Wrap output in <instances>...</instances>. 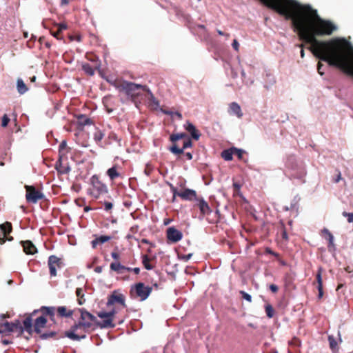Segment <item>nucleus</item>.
<instances>
[{
	"mask_svg": "<svg viewBox=\"0 0 353 353\" xmlns=\"http://www.w3.org/2000/svg\"><path fill=\"white\" fill-rule=\"evenodd\" d=\"M275 12L292 21L299 39L311 45L308 49L314 57L353 77L351 43L344 38L327 41L316 39L317 36L331 35L336 30L332 22L322 19L310 5H303L295 0H283Z\"/></svg>",
	"mask_w": 353,
	"mask_h": 353,
	"instance_id": "obj_1",
	"label": "nucleus"
},
{
	"mask_svg": "<svg viewBox=\"0 0 353 353\" xmlns=\"http://www.w3.org/2000/svg\"><path fill=\"white\" fill-rule=\"evenodd\" d=\"M170 141L172 145L170 147L169 150L176 155L182 154L185 149L192 145L191 139L184 132L171 134Z\"/></svg>",
	"mask_w": 353,
	"mask_h": 353,
	"instance_id": "obj_2",
	"label": "nucleus"
},
{
	"mask_svg": "<svg viewBox=\"0 0 353 353\" xmlns=\"http://www.w3.org/2000/svg\"><path fill=\"white\" fill-rule=\"evenodd\" d=\"M112 85L118 88L119 90L124 91L128 95L132 97H138L141 94V92L145 90V86L136 84L132 82H128L125 81H115L114 83L112 82Z\"/></svg>",
	"mask_w": 353,
	"mask_h": 353,
	"instance_id": "obj_3",
	"label": "nucleus"
},
{
	"mask_svg": "<svg viewBox=\"0 0 353 353\" xmlns=\"http://www.w3.org/2000/svg\"><path fill=\"white\" fill-rule=\"evenodd\" d=\"M90 330V327L83 326V324L78 322L65 332V336L72 341H81L86 338V334Z\"/></svg>",
	"mask_w": 353,
	"mask_h": 353,
	"instance_id": "obj_4",
	"label": "nucleus"
},
{
	"mask_svg": "<svg viewBox=\"0 0 353 353\" xmlns=\"http://www.w3.org/2000/svg\"><path fill=\"white\" fill-rule=\"evenodd\" d=\"M285 166L290 170L295 172L293 176L296 178H301L306 174L305 167L301 163H298L294 154H290L287 157Z\"/></svg>",
	"mask_w": 353,
	"mask_h": 353,
	"instance_id": "obj_5",
	"label": "nucleus"
},
{
	"mask_svg": "<svg viewBox=\"0 0 353 353\" xmlns=\"http://www.w3.org/2000/svg\"><path fill=\"white\" fill-rule=\"evenodd\" d=\"M152 290L151 287L146 286L143 283H138L132 288L130 293L132 296L139 297L141 301H144L149 296Z\"/></svg>",
	"mask_w": 353,
	"mask_h": 353,
	"instance_id": "obj_6",
	"label": "nucleus"
},
{
	"mask_svg": "<svg viewBox=\"0 0 353 353\" xmlns=\"http://www.w3.org/2000/svg\"><path fill=\"white\" fill-rule=\"evenodd\" d=\"M92 188L90 190V194L95 198L108 193V188L96 176L92 178Z\"/></svg>",
	"mask_w": 353,
	"mask_h": 353,
	"instance_id": "obj_7",
	"label": "nucleus"
},
{
	"mask_svg": "<svg viewBox=\"0 0 353 353\" xmlns=\"http://www.w3.org/2000/svg\"><path fill=\"white\" fill-rule=\"evenodd\" d=\"M78 310L81 313L80 320L79 323L83 324V326L92 329V325L97 326V317L88 312L83 308H79Z\"/></svg>",
	"mask_w": 353,
	"mask_h": 353,
	"instance_id": "obj_8",
	"label": "nucleus"
},
{
	"mask_svg": "<svg viewBox=\"0 0 353 353\" xmlns=\"http://www.w3.org/2000/svg\"><path fill=\"white\" fill-rule=\"evenodd\" d=\"M26 198L29 203H36L44 197V194L33 186L26 185Z\"/></svg>",
	"mask_w": 353,
	"mask_h": 353,
	"instance_id": "obj_9",
	"label": "nucleus"
},
{
	"mask_svg": "<svg viewBox=\"0 0 353 353\" xmlns=\"http://www.w3.org/2000/svg\"><path fill=\"white\" fill-rule=\"evenodd\" d=\"M81 68L89 76H93L95 70H98L101 77H103L102 71L100 70V63L97 59L91 60L90 63H82Z\"/></svg>",
	"mask_w": 353,
	"mask_h": 353,
	"instance_id": "obj_10",
	"label": "nucleus"
},
{
	"mask_svg": "<svg viewBox=\"0 0 353 353\" xmlns=\"http://www.w3.org/2000/svg\"><path fill=\"white\" fill-rule=\"evenodd\" d=\"M112 257L114 261L112 262V270L118 274H125L130 272V268L125 267L122 265L119 261V254L118 253L112 252Z\"/></svg>",
	"mask_w": 353,
	"mask_h": 353,
	"instance_id": "obj_11",
	"label": "nucleus"
},
{
	"mask_svg": "<svg viewBox=\"0 0 353 353\" xmlns=\"http://www.w3.org/2000/svg\"><path fill=\"white\" fill-rule=\"evenodd\" d=\"M196 203L194 207H196L200 210L199 219H202L205 216L210 214L212 212V210L209 206L208 203L202 197H197L195 200Z\"/></svg>",
	"mask_w": 353,
	"mask_h": 353,
	"instance_id": "obj_12",
	"label": "nucleus"
},
{
	"mask_svg": "<svg viewBox=\"0 0 353 353\" xmlns=\"http://www.w3.org/2000/svg\"><path fill=\"white\" fill-rule=\"evenodd\" d=\"M115 305H117L118 310H123L126 307L124 294L117 290L112 292V307Z\"/></svg>",
	"mask_w": 353,
	"mask_h": 353,
	"instance_id": "obj_13",
	"label": "nucleus"
},
{
	"mask_svg": "<svg viewBox=\"0 0 353 353\" xmlns=\"http://www.w3.org/2000/svg\"><path fill=\"white\" fill-rule=\"evenodd\" d=\"M167 239L171 243H176L183 238V234L181 231L174 227H170L166 231Z\"/></svg>",
	"mask_w": 353,
	"mask_h": 353,
	"instance_id": "obj_14",
	"label": "nucleus"
},
{
	"mask_svg": "<svg viewBox=\"0 0 353 353\" xmlns=\"http://www.w3.org/2000/svg\"><path fill=\"white\" fill-rule=\"evenodd\" d=\"M61 259L55 255H51L48 258V267L51 276L57 275V268L61 267Z\"/></svg>",
	"mask_w": 353,
	"mask_h": 353,
	"instance_id": "obj_15",
	"label": "nucleus"
},
{
	"mask_svg": "<svg viewBox=\"0 0 353 353\" xmlns=\"http://www.w3.org/2000/svg\"><path fill=\"white\" fill-rule=\"evenodd\" d=\"M98 316L102 319L99 321L97 319V326L101 328L108 327L110 326V312H100Z\"/></svg>",
	"mask_w": 353,
	"mask_h": 353,
	"instance_id": "obj_16",
	"label": "nucleus"
},
{
	"mask_svg": "<svg viewBox=\"0 0 353 353\" xmlns=\"http://www.w3.org/2000/svg\"><path fill=\"white\" fill-rule=\"evenodd\" d=\"M12 224L6 221L3 224H0V244L2 245L6 242V236L12 232Z\"/></svg>",
	"mask_w": 353,
	"mask_h": 353,
	"instance_id": "obj_17",
	"label": "nucleus"
},
{
	"mask_svg": "<svg viewBox=\"0 0 353 353\" xmlns=\"http://www.w3.org/2000/svg\"><path fill=\"white\" fill-rule=\"evenodd\" d=\"M178 196L181 197L183 200L186 201H195L198 197L195 190L188 188L185 189L183 191L179 192Z\"/></svg>",
	"mask_w": 353,
	"mask_h": 353,
	"instance_id": "obj_18",
	"label": "nucleus"
},
{
	"mask_svg": "<svg viewBox=\"0 0 353 353\" xmlns=\"http://www.w3.org/2000/svg\"><path fill=\"white\" fill-rule=\"evenodd\" d=\"M184 128L190 134L193 139L196 141L199 139L201 133L192 123L188 121L184 125Z\"/></svg>",
	"mask_w": 353,
	"mask_h": 353,
	"instance_id": "obj_19",
	"label": "nucleus"
},
{
	"mask_svg": "<svg viewBox=\"0 0 353 353\" xmlns=\"http://www.w3.org/2000/svg\"><path fill=\"white\" fill-rule=\"evenodd\" d=\"M66 148H67V142H66V141L63 140L61 141V143L59 144V152L60 158H59V161L57 162V163H56L57 170L59 172H61V173H67L70 170L69 168H58V163L61 164L60 159L61 158V155L64 154V150L66 149Z\"/></svg>",
	"mask_w": 353,
	"mask_h": 353,
	"instance_id": "obj_20",
	"label": "nucleus"
},
{
	"mask_svg": "<svg viewBox=\"0 0 353 353\" xmlns=\"http://www.w3.org/2000/svg\"><path fill=\"white\" fill-rule=\"evenodd\" d=\"M74 312V310L68 309L65 306L57 307V316L60 318H70L73 315Z\"/></svg>",
	"mask_w": 353,
	"mask_h": 353,
	"instance_id": "obj_21",
	"label": "nucleus"
},
{
	"mask_svg": "<svg viewBox=\"0 0 353 353\" xmlns=\"http://www.w3.org/2000/svg\"><path fill=\"white\" fill-rule=\"evenodd\" d=\"M37 311L34 310L30 315L28 316L23 321L22 326L23 327V331L26 330L30 334L32 332V316L37 313Z\"/></svg>",
	"mask_w": 353,
	"mask_h": 353,
	"instance_id": "obj_22",
	"label": "nucleus"
},
{
	"mask_svg": "<svg viewBox=\"0 0 353 353\" xmlns=\"http://www.w3.org/2000/svg\"><path fill=\"white\" fill-rule=\"evenodd\" d=\"M47 319L43 316L38 317L34 324V330L37 334H41V329L46 325Z\"/></svg>",
	"mask_w": 353,
	"mask_h": 353,
	"instance_id": "obj_23",
	"label": "nucleus"
},
{
	"mask_svg": "<svg viewBox=\"0 0 353 353\" xmlns=\"http://www.w3.org/2000/svg\"><path fill=\"white\" fill-rule=\"evenodd\" d=\"M229 113L230 114H234L238 118H241L243 117V113L241 112V109L240 105L236 102H232L229 105Z\"/></svg>",
	"mask_w": 353,
	"mask_h": 353,
	"instance_id": "obj_24",
	"label": "nucleus"
},
{
	"mask_svg": "<svg viewBox=\"0 0 353 353\" xmlns=\"http://www.w3.org/2000/svg\"><path fill=\"white\" fill-rule=\"evenodd\" d=\"M110 240V236L108 235H101L97 236L95 235V239L92 241V246L93 248H96L98 245H102L105 242Z\"/></svg>",
	"mask_w": 353,
	"mask_h": 353,
	"instance_id": "obj_25",
	"label": "nucleus"
},
{
	"mask_svg": "<svg viewBox=\"0 0 353 353\" xmlns=\"http://www.w3.org/2000/svg\"><path fill=\"white\" fill-rule=\"evenodd\" d=\"M263 5L274 11L278 8L283 0H260Z\"/></svg>",
	"mask_w": 353,
	"mask_h": 353,
	"instance_id": "obj_26",
	"label": "nucleus"
},
{
	"mask_svg": "<svg viewBox=\"0 0 353 353\" xmlns=\"http://www.w3.org/2000/svg\"><path fill=\"white\" fill-rule=\"evenodd\" d=\"M23 250L27 254H34L37 252V248L30 241L23 242Z\"/></svg>",
	"mask_w": 353,
	"mask_h": 353,
	"instance_id": "obj_27",
	"label": "nucleus"
},
{
	"mask_svg": "<svg viewBox=\"0 0 353 353\" xmlns=\"http://www.w3.org/2000/svg\"><path fill=\"white\" fill-rule=\"evenodd\" d=\"M232 150L233 155L236 156L239 160L243 161L245 163L248 161V159L244 158V154H246L245 150L235 147H232Z\"/></svg>",
	"mask_w": 353,
	"mask_h": 353,
	"instance_id": "obj_28",
	"label": "nucleus"
},
{
	"mask_svg": "<svg viewBox=\"0 0 353 353\" xmlns=\"http://www.w3.org/2000/svg\"><path fill=\"white\" fill-rule=\"evenodd\" d=\"M322 233L325 234V239L328 241V248L334 247V236L326 228L322 230Z\"/></svg>",
	"mask_w": 353,
	"mask_h": 353,
	"instance_id": "obj_29",
	"label": "nucleus"
},
{
	"mask_svg": "<svg viewBox=\"0 0 353 353\" xmlns=\"http://www.w3.org/2000/svg\"><path fill=\"white\" fill-rule=\"evenodd\" d=\"M41 310L46 315H48L50 317L51 320H53V318L54 316L55 311H57V308L54 307H46L43 306L41 308Z\"/></svg>",
	"mask_w": 353,
	"mask_h": 353,
	"instance_id": "obj_30",
	"label": "nucleus"
},
{
	"mask_svg": "<svg viewBox=\"0 0 353 353\" xmlns=\"http://www.w3.org/2000/svg\"><path fill=\"white\" fill-rule=\"evenodd\" d=\"M17 89L19 94H23L28 91V88L21 79H18L17 81Z\"/></svg>",
	"mask_w": 353,
	"mask_h": 353,
	"instance_id": "obj_31",
	"label": "nucleus"
},
{
	"mask_svg": "<svg viewBox=\"0 0 353 353\" xmlns=\"http://www.w3.org/2000/svg\"><path fill=\"white\" fill-rule=\"evenodd\" d=\"M0 330L1 333L5 332H12L13 330V325L10 322H5L3 323L0 324Z\"/></svg>",
	"mask_w": 353,
	"mask_h": 353,
	"instance_id": "obj_32",
	"label": "nucleus"
},
{
	"mask_svg": "<svg viewBox=\"0 0 353 353\" xmlns=\"http://www.w3.org/2000/svg\"><path fill=\"white\" fill-rule=\"evenodd\" d=\"M221 156L225 161H231V160H232V156H233L232 147L229 148V149L224 150L221 152Z\"/></svg>",
	"mask_w": 353,
	"mask_h": 353,
	"instance_id": "obj_33",
	"label": "nucleus"
},
{
	"mask_svg": "<svg viewBox=\"0 0 353 353\" xmlns=\"http://www.w3.org/2000/svg\"><path fill=\"white\" fill-rule=\"evenodd\" d=\"M150 261L151 259L147 254L142 256V263L144 268L148 270H150L154 268V266L150 263Z\"/></svg>",
	"mask_w": 353,
	"mask_h": 353,
	"instance_id": "obj_34",
	"label": "nucleus"
},
{
	"mask_svg": "<svg viewBox=\"0 0 353 353\" xmlns=\"http://www.w3.org/2000/svg\"><path fill=\"white\" fill-rule=\"evenodd\" d=\"M117 313V311L114 308L112 307V313H111L112 327H114V323H121L123 321V318H118V319H117V317L115 315Z\"/></svg>",
	"mask_w": 353,
	"mask_h": 353,
	"instance_id": "obj_35",
	"label": "nucleus"
},
{
	"mask_svg": "<svg viewBox=\"0 0 353 353\" xmlns=\"http://www.w3.org/2000/svg\"><path fill=\"white\" fill-rule=\"evenodd\" d=\"M11 323L13 325L14 332H17L19 333L23 332V327L22 326L19 320H15L14 321L11 322Z\"/></svg>",
	"mask_w": 353,
	"mask_h": 353,
	"instance_id": "obj_36",
	"label": "nucleus"
},
{
	"mask_svg": "<svg viewBox=\"0 0 353 353\" xmlns=\"http://www.w3.org/2000/svg\"><path fill=\"white\" fill-rule=\"evenodd\" d=\"M78 123L79 125L84 126L90 125L91 123V120L86 116L81 114L78 117Z\"/></svg>",
	"mask_w": 353,
	"mask_h": 353,
	"instance_id": "obj_37",
	"label": "nucleus"
},
{
	"mask_svg": "<svg viewBox=\"0 0 353 353\" xmlns=\"http://www.w3.org/2000/svg\"><path fill=\"white\" fill-rule=\"evenodd\" d=\"M265 311L266 315L268 318L271 319L274 316V310L273 307L272 306V305H270L269 303L266 304L265 306Z\"/></svg>",
	"mask_w": 353,
	"mask_h": 353,
	"instance_id": "obj_38",
	"label": "nucleus"
},
{
	"mask_svg": "<svg viewBox=\"0 0 353 353\" xmlns=\"http://www.w3.org/2000/svg\"><path fill=\"white\" fill-rule=\"evenodd\" d=\"M83 290L82 288H77L76 290V294L78 297V303L79 305H82L85 301V299H83Z\"/></svg>",
	"mask_w": 353,
	"mask_h": 353,
	"instance_id": "obj_39",
	"label": "nucleus"
},
{
	"mask_svg": "<svg viewBox=\"0 0 353 353\" xmlns=\"http://www.w3.org/2000/svg\"><path fill=\"white\" fill-rule=\"evenodd\" d=\"M322 272L323 268L321 267L319 268L317 273L316 274V282L317 285H323Z\"/></svg>",
	"mask_w": 353,
	"mask_h": 353,
	"instance_id": "obj_40",
	"label": "nucleus"
},
{
	"mask_svg": "<svg viewBox=\"0 0 353 353\" xmlns=\"http://www.w3.org/2000/svg\"><path fill=\"white\" fill-rule=\"evenodd\" d=\"M104 137V133L101 130H97L94 134V139L97 143L100 142Z\"/></svg>",
	"mask_w": 353,
	"mask_h": 353,
	"instance_id": "obj_41",
	"label": "nucleus"
},
{
	"mask_svg": "<svg viewBox=\"0 0 353 353\" xmlns=\"http://www.w3.org/2000/svg\"><path fill=\"white\" fill-rule=\"evenodd\" d=\"M122 174V173L117 171L116 166L112 167V180L114 179L118 176H121Z\"/></svg>",
	"mask_w": 353,
	"mask_h": 353,
	"instance_id": "obj_42",
	"label": "nucleus"
},
{
	"mask_svg": "<svg viewBox=\"0 0 353 353\" xmlns=\"http://www.w3.org/2000/svg\"><path fill=\"white\" fill-rule=\"evenodd\" d=\"M55 335L54 332H48L46 333H43L40 334V338L41 339H47L48 338L52 337Z\"/></svg>",
	"mask_w": 353,
	"mask_h": 353,
	"instance_id": "obj_43",
	"label": "nucleus"
},
{
	"mask_svg": "<svg viewBox=\"0 0 353 353\" xmlns=\"http://www.w3.org/2000/svg\"><path fill=\"white\" fill-rule=\"evenodd\" d=\"M342 214L343 216L347 217L348 223H353V213L352 212H343L342 213Z\"/></svg>",
	"mask_w": 353,
	"mask_h": 353,
	"instance_id": "obj_44",
	"label": "nucleus"
},
{
	"mask_svg": "<svg viewBox=\"0 0 353 353\" xmlns=\"http://www.w3.org/2000/svg\"><path fill=\"white\" fill-rule=\"evenodd\" d=\"M240 294L243 299L248 302H252V296L243 290L240 291Z\"/></svg>",
	"mask_w": 353,
	"mask_h": 353,
	"instance_id": "obj_45",
	"label": "nucleus"
},
{
	"mask_svg": "<svg viewBox=\"0 0 353 353\" xmlns=\"http://www.w3.org/2000/svg\"><path fill=\"white\" fill-rule=\"evenodd\" d=\"M170 189L173 193V196H172V202L174 203L176 200V196H178V194L179 193V192H177V190L176 188L173 186L172 184H170Z\"/></svg>",
	"mask_w": 353,
	"mask_h": 353,
	"instance_id": "obj_46",
	"label": "nucleus"
},
{
	"mask_svg": "<svg viewBox=\"0 0 353 353\" xmlns=\"http://www.w3.org/2000/svg\"><path fill=\"white\" fill-rule=\"evenodd\" d=\"M10 118L7 114H4L2 117V123L1 126L5 128L8 125V123L10 122Z\"/></svg>",
	"mask_w": 353,
	"mask_h": 353,
	"instance_id": "obj_47",
	"label": "nucleus"
},
{
	"mask_svg": "<svg viewBox=\"0 0 353 353\" xmlns=\"http://www.w3.org/2000/svg\"><path fill=\"white\" fill-rule=\"evenodd\" d=\"M281 236L283 240H285V241L288 240V235L286 229L283 223H282V228H281Z\"/></svg>",
	"mask_w": 353,
	"mask_h": 353,
	"instance_id": "obj_48",
	"label": "nucleus"
},
{
	"mask_svg": "<svg viewBox=\"0 0 353 353\" xmlns=\"http://www.w3.org/2000/svg\"><path fill=\"white\" fill-rule=\"evenodd\" d=\"M110 99L108 97H105L103 99V103L106 108L107 112H110V108L108 106Z\"/></svg>",
	"mask_w": 353,
	"mask_h": 353,
	"instance_id": "obj_49",
	"label": "nucleus"
},
{
	"mask_svg": "<svg viewBox=\"0 0 353 353\" xmlns=\"http://www.w3.org/2000/svg\"><path fill=\"white\" fill-rule=\"evenodd\" d=\"M289 344L290 345H294V346H299L300 344H301V341L300 340L296 338V337H294L290 342H289Z\"/></svg>",
	"mask_w": 353,
	"mask_h": 353,
	"instance_id": "obj_50",
	"label": "nucleus"
},
{
	"mask_svg": "<svg viewBox=\"0 0 353 353\" xmlns=\"http://www.w3.org/2000/svg\"><path fill=\"white\" fill-rule=\"evenodd\" d=\"M328 341H329V343H330V346L331 347V349H334L336 347V341L334 340V337L333 336H330L328 337Z\"/></svg>",
	"mask_w": 353,
	"mask_h": 353,
	"instance_id": "obj_51",
	"label": "nucleus"
},
{
	"mask_svg": "<svg viewBox=\"0 0 353 353\" xmlns=\"http://www.w3.org/2000/svg\"><path fill=\"white\" fill-rule=\"evenodd\" d=\"M57 26L58 27V30L60 32H61L64 30H66L68 28L67 25L64 23H58L57 24Z\"/></svg>",
	"mask_w": 353,
	"mask_h": 353,
	"instance_id": "obj_52",
	"label": "nucleus"
},
{
	"mask_svg": "<svg viewBox=\"0 0 353 353\" xmlns=\"http://www.w3.org/2000/svg\"><path fill=\"white\" fill-rule=\"evenodd\" d=\"M167 114H169V115H175L176 117H178L179 119H182V114L179 112H165Z\"/></svg>",
	"mask_w": 353,
	"mask_h": 353,
	"instance_id": "obj_53",
	"label": "nucleus"
},
{
	"mask_svg": "<svg viewBox=\"0 0 353 353\" xmlns=\"http://www.w3.org/2000/svg\"><path fill=\"white\" fill-rule=\"evenodd\" d=\"M232 46L233 47V48L236 51L238 52L239 50V42L237 41L236 39H234L233 40V42L232 43Z\"/></svg>",
	"mask_w": 353,
	"mask_h": 353,
	"instance_id": "obj_54",
	"label": "nucleus"
},
{
	"mask_svg": "<svg viewBox=\"0 0 353 353\" xmlns=\"http://www.w3.org/2000/svg\"><path fill=\"white\" fill-rule=\"evenodd\" d=\"M50 33L51 34L57 38V39H59V40H61L62 39V37H59V34L61 33L60 32H59V30H57L56 32H54V31H50Z\"/></svg>",
	"mask_w": 353,
	"mask_h": 353,
	"instance_id": "obj_55",
	"label": "nucleus"
},
{
	"mask_svg": "<svg viewBox=\"0 0 353 353\" xmlns=\"http://www.w3.org/2000/svg\"><path fill=\"white\" fill-rule=\"evenodd\" d=\"M323 64L321 62H319L317 64V70L319 74L322 76L324 74V72H323L322 70Z\"/></svg>",
	"mask_w": 353,
	"mask_h": 353,
	"instance_id": "obj_56",
	"label": "nucleus"
},
{
	"mask_svg": "<svg viewBox=\"0 0 353 353\" xmlns=\"http://www.w3.org/2000/svg\"><path fill=\"white\" fill-rule=\"evenodd\" d=\"M270 290L273 292V293H276L279 290V288L277 285H274V284H271L270 285Z\"/></svg>",
	"mask_w": 353,
	"mask_h": 353,
	"instance_id": "obj_57",
	"label": "nucleus"
},
{
	"mask_svg": "<svg viewBox=\"0 0 353 353\" xmlns=\"http://www.w3.org/2000/svg\"><path fill=\"white\" fill-rule=\"evenodd\" d=\"M233 188H234V192H238L241 189V185L237 182H234L233 183Z\"/></svg>",
	"mask_w": 353,
	"mask_h": 353,
	"instance_id": "obj_58",
	"label": "nucleus"
},
{
	"mask_svg": "<svg viewBox=\"0 0 353 353\" xmlns=\"http://www.w3.org/2000/svg\"><path fill=\"white\" fill-rule=\"evenodd\" d=\"M265 252L270 254H272L273 256H279V254L274 252V251H272L270 248H267L266 250H265Z\"/></svg>",
	"mask_w": 353,
	"mask_h": 353,
	"instance_id": "obj_59",
	"label": "nucleus"
},
{
	"mask_svg": "<svg viewBox=\"0 0 353 353\" xmlns=\"http://www.w3.org/2000/svg\"><path fill=\"white\" fill-rule=\"evenodd\" d=\"M141 243H144V244H149L151 245V247H154V244L151 243L150 241H148V239H141Z\"/></svg>",
	"mask_w": 353,
	"mask_h": 353,
	"instance_id": "obj_60",
	"label": "nucleus"
},
{
	"mask_svg": "<svg viewBox=\"0 0 353 353\" xmlns=\"http://www.w3.org/2000/svg\"><path fill=\"white\" fill-rule=\"evenodd\" d=\"M298 46H299V48H301V52H300V53H301V57L302 58H303V57H304V56H305V52H304V50H303L304 45H303V43H301V44L298 45Z\"/></svg>",
	"mask_w": 353,
	"mask_h": 353,
	"instance_id": "obj_61",
	"label": "nucleus"
},
{
	"mask_svg": "<svg viewBox=\"0 0 353 353\" xmlns=\"http://www.w3.org/2000/svg\"><path fill=\"white\" fill-rule=\"evenodd\" d=\"M217 33L221 35V36H225L227 38L230 37V34L228 33H225L223 32V31L220 30H217Z\"/></svg>",
	"mask_w": 353,
	"mask_h": 353,
	"instance_id": "obj_62",
	"label": "nucleus"
},
{
	"mask_svg": "<svg viewBox=\"0 0 353 353\" xmlns=\"http://www.w3.org/2000/svg\"><path fill=\"white\" fill-rule=\"evenodd\" d=\"M130 272H133L134 274H139L140 273V268H130Z\"/></svg>",
	"mask_w": 353,
	"mask_h": 353,
	"instance_id": "obj_63",
	"label": "nucleus"
},
{
	"mask_svg": "<svg viewBox=\"0 0 353 353\" xmlns=\"http://www.w3.org/2000/svg\"><path fill=\"white\" fill-rule=\"evenodd\" d=\"M183 154H184V156L186 157V159L188 160H191L192 159V153H190V152H185V153H184L183 152Z\"/></svg>",
	"mask_w": 353,
	"mask_h": 353,
	"instance_id": "obj_64",
	"label": "nucleus"
}]
</instances>
